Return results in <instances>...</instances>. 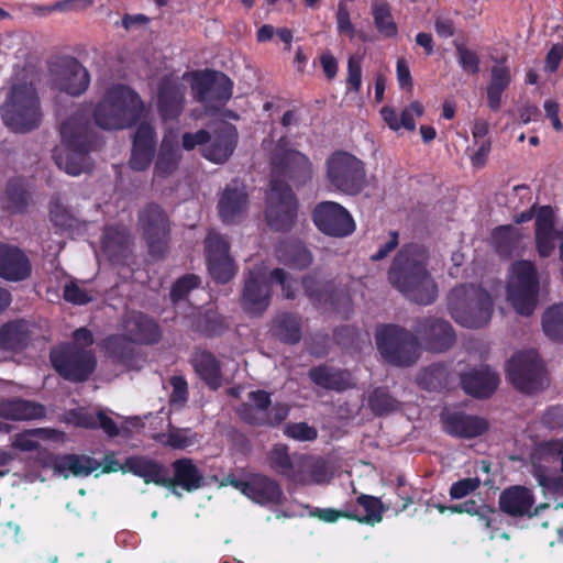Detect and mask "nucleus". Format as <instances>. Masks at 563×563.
<instances>
[{
	"label": "nucleus",
	"instance_id": "obj_1",
	"mask_svg": "<svg viewBox=\"0 0 563 563\" xmlns=\"http://www.w3.org/2000/svg\"><path fill=\"white\" fill-rule=\"evenodd\" d=\"M285 144L286 137H280L271 157V191L265 211L267 225L277 232L292 229L299 209V201L288 183L300 188L313 176V167L308 156L295 148L284 147Z\"/></svg>",
	"mask_w": 563,
	"mask_h": 563
},
{
	"label": "nucleus",
	"instance_id": "obj_2",
	"mask_svg": "<svg viewBox=\"0 0 563 563\" xmlns=\"http://www.w3.org/2000/svg\"><path fill=\"white\" fill-rule=\"evenodd\" d=\"M429 253L421 244L409 243L397 252L388 268L390 286L405 299L420 306H429L438 298V285L429 268Z\"/></svg>",
	"mask_w": 563,
	"mask_h": 563
},
{
	"label": "nucleus",
	"instance_id": "obj_3",
	"mask_svg": "<svg viewBox=\"0 0 563 563\" xmlns=\"http://www.w3.org/2000/svg\"><path fill=\"white\" fill-rule=\"evenodd\" d=\"M60 136L63 147H56L53 154L56 166L74 177L89 173V154L102 145L96 131L88 122L71 115L63 121Z\"/></svg>",
	"mask_w": 563,
	"mask_h": 563
},
{
	"label": "nucleus",
	"instance_id": "obj_4",
	"mask_svg": "<svg viewBox=\"0 0 563 563\" xmlns=\"http://www.w3.org/2000/svg\"><path fill=\"white\" fill-rule=\"evenodd\" d=\"M144 102L136 90L118 84L104 91L92 110V120L104 131H122L137 124Z\"/></svg>",
	"mask_w": 563,
	"mask_h": 563
},
{
	"label": "nucleus",
	"instance_id": "obj_5",
	"mask_svg": "<svg viewBox=\"0 0 563 563\" xmlns=\"http://www.w3.org/2000/svg\"><path fill=\"white\" fill-rule=\"evenodd\" d=\"M446 309L459 325L479 329L492 320L493 300L479 285H457L446 297Z\"/></svg>",
	"mask_w": 563,
	"mask_h": 563
},
{
	"label": "nucleus",
	"instance_id": "obj_6",
	"mask_svg": "<svg viewBox=\"0 0 563 563\" xmlns=\"http://www.w3.org/2000/svg\"><path fill=\"white\" fill-rule=\"evenodd\" d=\"M3 124L13 132H30L41 124L42 112L35 86L21 82L10 88L1 106Z\"/></svg>",
	"mask_w": 563,
	"mask_h": 563
},
{
	"label": "nucleus",
	"instance_id": "obj_7",
	"mask_svg": "<svg viewBox=\"0 0 563 563\" xmlns=\"http://www.w3.org/2000/svg\"><path fill=\"white\" fill-rule=\"evenodd\" d=\"M539 291L540 279L534 263L527 260L512 262L506 294L515 311L521 316H531L538 307Z\"/></svg>",
	"mask_w": 563,
	"mask_h": 563
},
{
	"label": "nucleus",
	"instance_id": "obj_8",
	"mask_svg": "<svg viewBox=\"0 0 563 563\" xmlns=\"http://www.w3.org/2000/svg\"><path fill=\"white\" fill-rule=\"evenodd\" d=\"M376 349L391 366L410 367L419 357L416 335L401 325H379L375 332Z\"/></svg>",
	"mask_w": 563,
	"mask_h": 563
},
{
	"label": "nucleus",
	"instance_id": "obj_9",
	"mask_svg": "<svg viewBox=\"0 0 563 563\" xmlns=\"http://www.w3.org/2000/svg\"><path fill=\"white\" fill-rule=\"evenodd\" d=\"M137 225L150 256L164 258L172 241V222L164 208L156 202L146 203L137 213Z\"/></svg>",
	"mask_w": 563,
	"mask_h": 563
},
{
	"label": "nucleus",
	"instance_id": "obj_10",
	"mask_svg": "<svg viewBox=\"0 0 563 563\" xmlns=\"http://www.w3.org/2000/svg\"><path fill=\"white\" fill-rule=\"evenodd\" d=\"M49 362L57 375L74 384L87 382L97 366L96 355L90 350L69 342L52 349Z\"/></svg>",
	"mask_w": 563,
	"mask_h": 563
},
{
	"label": "nucleus",
	"instance_id": "obj_11",
	"mask_svg": "<svg viewBox=\"0 0 563 563\" xmlns=\"http://www.w3.org/2000/svg\"><path fill=\"white\" fill-rule=\"evenodd\" d=\"M247 402L238 407L241 421L253 427L275 428L285 421L289 415L288 405L272 402V394L257 389L247 394Z\"/></svg>",
	"mask_w": 563,
	"mask_h": 563
},
{
	"label": "nucleus",
	"instance_id": "obj_12",
	"mask_svg": "<svg viewBox=\"0 0 563 563\" xmlns=\"http://www.w3.org/2000/svg\"><path fill=\"white\" fill-rule=\"evenodd\" d=\"M327 177L342 194L360 195L365 186L364 164L347 152H335L327 159Z\"/></svg>",
	"mask_w": 563,
	"mask_h": 563
},
{
	"label": "nucleus",
	"instance_id": "obj_13",
	"mask_svg": "<svg viewBox=\"0 0 563 563\" xmlns=\"http://www.w3.org/2000/svg\"><path fill=\"white\" fill-rule=\"evenodd\" d=\"M507 377L521 394L532 395L544 385V364L536 351H523L512 355L506 365Z\"/></svg>",
	"mask_w": 563,
	"mask_h": 563
},
{
	"label": "nucleus",
	"instance_id": "obj_14",
	"mask_svg": "<svg viewBox=\"0 0 563 563\" xmlns=\"http://www.w3.org/2000/svg\"><path fill=\"white\" fill-rule=\"evenodd\" d=\"M233 82L220 71L205 70L192 79V96L209 112L218 111L232 98Z\"/></svg>",
	"mask_w": 563,
	"mask_h": 563
},
{
	"label": "nucleus",
	"instance_id": "obj_15",
	"mask_svg": "<svg viewBox=\"0 0 563 563\" xmlns=\"http://www.w3.org/2000/svg\"><path fill=\"white\" fill-rule=\"evenodd\" d=\"M49 75L57 89L81 96L90 85V74L76 57L63 56L49 63Z\"/></svg>",
	"mask_w": 563,
	"mask_h": 563
},
{
	"label": "nucleus",
	"instance_id": "obj_16",
	"mask_svg": "<svg viewBox=\"0 0 563 563\" xmlns=\"http://www.w3.org/2000/svg\"><path fill=\"white\" fill-rule=\"evenodd\" d=\"M312 219L321 233L333 238H345L355 231L353 216L340 203L321 201L314 206Z\"/></svg>",
	"mask_w": 563,
	"mask_h": 563
},
{
	"label": "nucleus",
	"instance_id": "obj_17",
	"mask_svg": "<svg viewBox=\"0 0 563 563\" xmlns=\"http://www.w3.org/2000/svg\"><path fill=\"white\" fill-rule=\"evenodd\" d=\"M207 269L212 279L219 284L232 280L235 267L232 256L229 255V243L220 233L210 232L205 240Z\"/></svg>",
	"mask_w": 563,
	"mask_h": 563
},
{
	"label": "nucleus",
	"instance_id": "obj_18",
	"mask_svg": "<svg viewBox=\"0 0 563 563\" xmlns=\"http://www.w3.org/2000/svg\"><path fill=\"white\" fill-rule=\"evenodd\" d=\"M415 335L421 339L424 349L435 353L450 350L456 342V333L450 322L434 316L416 320Z\"/></svg>",
	"mask_w": 563,
	"mask_h": 563
},
{
	"label": "nucleus",
	"instance_id": "obj_19",
	"mask_svg": "<svg viewBox=\"0 0 563 563\" xmlns=\"http://www.w3.org/2000/svg\"><path fill=\"white\" fill-rule=\"evenodd\" d=\"M186 86L177 77L165 75L157 85V112L163 121L178 120L185 109Z\"/></svg>",
	"mask_w": 563,
	"mask_h": 563
},
{
	"label": "nucleus",
	"instance_id": "obj_20",
	"mask_svg": "<svg viewBox=\"0 0 563 563\" xmlns=\"http://www.w3.org/2000/svg\"><path fill=\"white\" fill-rule=\"evenodd\" d=\"M32 265L27 254L15 244L0 242V278L20 283L30 278Z\"/></svg>",
	"mask_w": 563,
	"mask_h": 563
},
{
	"label": "nucleus",
	"instance_id": "obj_21",
	"mask_svg": "<svg viewBox=\"0 0 563 563\" xmlns=\"http://www.w3.org/2000/svg\"><path fill=\"white\" fill-rule=\"evenodd\" d=\"M238 142L235 126L223 123L211 132L209 143L200 147V155L213 164H224L233 155Z\"/></svg>",
	"mask_w": 563,
	"mask_h": 563
},
{
	"label": "nucleus",
	"instance_id": "obj_22",
	"mask_svg": "<svg viewBox=\"0 0 563 563\" xmlns=\"http://www.w3.org/2000/svg\"><path fill=\"white\" fill-rule=\"evenodd\" d=\"M441 421L444 432L456 439H475L489 429V422L483 417L466 415L464 411L443 412Z\"/></svg>",
	"mask_w": 563,
	"mask_h": 563
},
{
	"label": "nucleus",
	"instance_id": "obj_23",
	"mask_svg": "<svg viewBox=\"0 0 563 563\" xmlns=\"http://www.w3.org/2000/svg\"><path fill=\"white\" fill-rule=\"evenodd\" d=\"M156 131L146 122L137 125L134 137H132L131 156L129 166L137 173L145 172L152 164L156 154Z\"/></svg>",
	"mask_w": 563,
	"mask_h": 563
},
{
	"label": "nucleus",
	"instance_id": "obj_24",
	"mask_svg": "<svg viewBox=\"0 0 563 563\" xmlns=\"http://www.w3.org/2000/svg\"><path fill=\"white\" fill-rule=\"evenodd\" d=\"M272 300V286L269 282L251 272L245 278L244 289H242L241 307L245 312L252 316H262Z\"/></svg>",
	"mask_w": 563,
	"mask_h": 563
},
{
	"label": "nucleus",
	"instance_id": "obj_25",
	"mask_svg": "<svg viewBox=\"0 0 563 563\" xmlns=\"http://www.w3.org/2000/svg\"><path fill=\"white\" fill-rule=\"evenodd\" d=\"M249 197L245 187L239 180L227 184L218 202L221 222L239 223L247 211Z\"/></svg>",
	"mask_w": 563,
	"mask_h": 563
},
{
	"label": "nucleus",
	"instance_id": "obj_26",
	"mask_svg": "<svg viewBox=\"0 0 563 563\" xmlns=\"http://www.w3.org/2000/svg\"><path fill=\"white\" fill-rule=\"evenodd\" d=\"M124 338L129 342L152 345L159 342L162 332L156 320L144 312H132L123 321Z\"/></svg>",
	"mask_w": 563,
	"mask_h": 563
},
{
	"label": "nucleus",
	"instance_id": "obj_27",
	"mask_svg": "<svg viewBox=\"0 0 563 563\" xmlns=\"http://www.w3.org/2000/svg\"><path fill=\"white\" fill-rule=\"evenodd\" d=\"M172 468L173 476L170 477L168 476V472L166 473L164 487L173 490L174 494H177V490H175L176 487H180L189 493L197 492L203 487V473L199 471L190 457H180L172 462Z\"/></svg>",
	"mask_w": 563,
	"mask_h": 563
},
{
	"label": "nucleus",
	"instance_id": "obj_28",
	"mask_svg": "<svg viewBox=\"0 0 563 563\" xmlns=\"http://www.w3.org/2000/svg\"><path fill=\"white\" fill-rule=\"evenodd\" d=\"M561 233L554 228V212L551 206L543 205L538 208L537 223H534V246L540 257H551L555 250V241Z\"/></svg>",
	"mask_w": 563,
	"mask_h": 563
},
{
	"label": "nucleus",
	"instance_id": "obj_29",
	"mask_svg": "<svg viewBox=\"0 0 563 563\" xmlns=\"http://www.w3.org/2000/svg\"><path fill=\"white\" fill-rule=\"evenodd\" d=\"M465 394L477 399L489 398L498 388L499 376L487 366L465 373L460 378Z\"/></svg>",
	"mask_w": 563,
	"mask_h": 563
},
{
	"label": "nucleus",
	"instance_id": "obj_30",
	"mask_svg": "<svg viewBox=\"0 0 563 563\" xmlns=\"http://www.w3.org/2000/svg\"><path fill=\"white\" fill-rule=\"evenodd\" d=\"M102 252L112 263H124L129 257L131 246L130 230L125 225L104 228L102 235Z\"/></svg>",
	"mask_w": 563,
	"mask_h": 563
},
{
	"label": "nucleus",
	"instance_id": "obj_31",
	"mask_svg": "<svg viewBox=\"0 0 563 563\" xmlns=\"http://www.w3.org/2000/svg\"><path fill=\"white\" fill-rule=\"evenodd\" d=\"M124 472L143 479L145 484L163 486L166 483L167 468L164 464L144 455L128 456L124 460Z\"/></svg>",
	"mask_w": 563,
	"mask_h": 563
},
{
	"label": "nucleus",
	"instance_id": "obj_32",
	"mask_svg": "<svg viewBox=\"0 0 563 563\" xmlns=\"http://www.w3.org/2000/svg\"><path fill=\"white\" fill-rule=\"evenodd\" d=\"M245 497L261 506H280L284 500L278 482L264 474H253L251 476V488H249Z\"/></svg>",
	"mask_w": 563,
	"mask_h": 563
},
{
	"label": "nucleus",
	"instance_id": "obj_33",
	"mask_svg": "<svg viewBox=\"0 0 563 563\" xmlns=\"http://www.w3.org/2000/svg\"><path fill=\"white\" fill-rule=\"evenodd\" d=\"M533 503L532 490L521 485L506 488L500 493L498 500L499 509L511 517L528 515L532 509Z\"/></svg>",
	"mask_w": 563,
	"mask_h": 563
},
{
	"label": "nucleus",
	"instance_id": "obj_34",
	"mask_svg": "<svg viewBox=\"0 0 563 563\" xmlns=\"http://www.w3.org/2000/svg\"><path fill=\"white\" fill-rule=\"evenodd\" d=\"M506 62L507 57L494 58L496 65L490 68V80L486 86V99H488V107L493 111L500 109L501 96L511 85V70Z\"/></svg>",
	"mask_w": 563,
	"mask_h": 563
},
{
	"label": "nucleus",
	"instance_id": "obj_35",
	"mask_svg": "<svg viewBox=\"0 0 563 563\" xmlns=\"http://www.w3.org/2000/svg\"><path fill=\"white\" fill-rule=\"evenodd\" d=\"M45 417L43 404L29 399H0V418L12 421L37 420Z\"/></svg>",
	"mask_w": 563,
	"mask_h": 563
},
{
	"label": "nucleus",
	"instance_id": "obj_36",
	"mask_svg": "<svg viewBox=\"0 0 563 563\" xmlns=\"http://www.w3.org/2000/svg\"><path fill=\"white\" fill-rule=\"evenodd\" d=\"M194 372L207 385L208 388L217 390L222 384V374L220 362L207 350L194 352L190 358Z\"/></svg>",
	"mask_w": 563,
	"mask_h": 563
},
{
	"label": "nucleus",
	"instance_id": "obj_37",
	"mask_svg": "<svg viewBox=\"0 0 563 563\" xmlns=\"http://www.w3.org/2000/svg\"><path fill=\"white\" fill-rule=\"evenodd\" d=\"M271 332L274 339L288 345L300 343L302 338L301 316L292 312H282L274 317Z\"/></svg>",
	"mask_w": 563,
	"mask_h": 563
},
{
	"label": "nucleus",
	"instance_id": "obj_38",
	"mask_svg": "<svg viewBox=\"0 0 563 563\" xmlns=\"http://www.w3.org/2000/svg\"><path fill=\"white\" fill-rule=\"evenodd\" d=\"M303 294L316 307H334L335 288L333 282L323 280L313 274H307L301 279Z\"/></svg>",
	"mask_w": 563,
	"mask_h": 563
},
{
	"label": "nucleus",
	"instance_id": "obj_39",
	"mask_svg": "<svg viewBox=\"0 0 563 563\" xmlns=\"http://www.w3.org/2000/svg\"><path fill=\"white\" fill-rule=\"evenodd\" d=\"M417 118H421L423 115V106L419 101H413L409 103L408 108H404L400 119H398V114L394 107L384 106L380 109V117L385 124L389 128L390 131L397 132L401 128L407 131L416 130V120Z\"/></svg>",
	"mask_w": 563,
	"mask_h": 563
},
{
	"label": "nucleus",
	"instance_id": "obj_40",
	"mask_svg": "<svg viewBox=\"0 0 563 563\" xmlns=\"http://www.w3.org/2000/svg\"><path fill=\"white\" fill-rule=\"evenodd\" d=\"M308 377L314 385L335 391H343L350 387L347 371L335 369L328 365H317L309 369Z\"/></svg>",
	"mask_w": 563,
	"mask_h": 563
},
{
	"label": "nucleus",
	"instance_id": "obj_41",
	"mask_svg": "<svg viewBox=\"0 0 563 563\" xmlns=\"http://www.w3.org/2000/svg\"><path fill=\"white\" fill-rule=\"evenodd\" d=\"M99 467L100 463L93 457L74 453L56 456L53 465L54 471L63 474L66 478L68 477L67 473H71L76 477L87 476Z\"/></svg>",
	"mask_w": 563,
	"mask_h": 563
},
{
	"label": "nucleus",
	"instance_id": "obj_42",
	"mask_svg": "<svg viewBox=\"0 0 563 563\" xmlns=\"http://www.w3.org/2000/svg\"><path fill=\"white\" fill-rule=\"evenodd\" d=\"M350 515H354L360 523L375 526L383 520L385 507L380 498L369 495H360L356 497V506L347 507Z\"/></svg>",
	"mask_w": 563,
	"mask_h": 563
},
{
	"label": "nucleus",
	"instance_id": "obj_43",
	"mask_svg": "<svg viewBox=\"0 0 563 563\" xmlns=\"http://www.w3.org/2000/svg\"><path fill=\"white\" fill-rule=\"evenodd\" d=\"M279 262L291 269H307L313 262L310 251L299 241H286L277 249Z\"/></svg>",
	"mask_w": 563,
	"mask_h": 563
},
{
	"label": "nucleus",
	"instance_id": "obj_44",
	"mask_svg": "<svg viewBox=\"0 0 563 563\" xmlns=\"http://www.w3.org/2000/svg\"><path fill=\"white\" fill-rule=\"evenodd\" d=\"M450 366L444 363H432L418 373L416 382L428 391H439L450 386Z\"/></svg>",
	"mask_w": 563,
	"mask_h": 563
},
{
	"label": "nucleus",
	"instance_id": "obj_45",
	"mask_svg": "<svg viewBox=\"0 0 563 563\" xmlns=\"http://www.w3.org/2000/svg\"><path fill=\"white\" fill-rule=\"evenodd\" d=\"M180 159L181 154L177 143L164 139L158 150L153 173H155L156 177L165 178L177 170Z\"/></svg>",
	"mask_w": 563,
	"mask_h": 563
},
{
	"label": "nucleus",
	"instance_id": "obj_46",
	"mask_svg": "<svg viewBox=\"0 0 563 563\" xmlns=\"http://www.w3.org/2000/svg\"><path fill=\"white\" fill-rule=\"evenodd\" d=\"M371 15L378 34L385 38H395L398 34L397 23L391 15V8L387 0H372Z\"/></svg>",
	"mask_w": 563,
	"mask_h": 563
},
{
	"label": "nucleus",
	"instance_id": "obj_47",
	"mask_svg": "<svg viewBox=\"0 0 563 563\" xmlns=\"http://www.w3.org/2000/svg\"><path fill=\"white\" fill-rule=\"evenodd\" d=\"M29 344L27 328L21 321H10L0 327V347L21 351Z\"/></svg>",
	"mask_w": 563,
	"mask_h": 563
},
{
	"label": "nucleus",
	"instance_id": "obj_48",
	"mask_svg": "<svg viewBox=\"0 0 563 563\" xmlns=\"http://www.w3.org/2000/svg\"><path fill=\"white\" fill-rule=\"evenodd\" d=\"M228 328L225 317L213 310H207L199 314L192 322L194 331L205 338H219L224 334Z\"/></svg>",
	"mask_w": 563,
	"mask_h": 563
},
{
	"label": "nucleus",
	"instance_id": "obj_49",
	"mask_svg": "<svg viewBox=\"0 0 563 563\" xmlns=\"http://www.w3.org/2000/svg\"><path fill=\"white\" fill-rule=\"evenodd\" d=\"M520 233L511 224L499 225L492 231V243L497 254L503 257H511L514 251L518 247Z\"/></svg>",
	"mask_w": 563,
	"mask_h": 563
},
{
	"label": "nucleus",
	"instance_id": "obj_50",
	"mask_svg": "<svg viewBox=\"0 0 563 563\" xmlns=\"http://www.w3.org/2000/svg\"><path fill=\"white\" fill-rule=\"evenodd\" d=\"M268 463L275 473L286 477L287 481L300 483L299 475L294 470V462L289 455L287 444H274L271 453H268Z\"/></svg>",
	"mask_w": 563,
	"mask_h": 563
},
{
	"label": "nucleus",
	"instance_id": "obj_51",
	"mask_svg": "<svg viewBox=\"0 0 563 563\" xmlns=\"http://www.w3.org/2000/svg\"><path fill=\"white\" fill-rule=\"evenodd\" d=\"M29 203V194L21 179L13 178L7 183L2 206L10 212H23Z\"/></svg>",
	"mask_w": 563,
	"mask_h": 563
},
{
	"label": "nucleus",
	"instance_id": "obj_52",
	"mask_svg": "<svg viewBox=\"0 0 563 563\" xmlns=\"http://www.w3.org/2000/svg\"><path fill=\"white\" fill-rule=\"evenodd\" d=\"M368 408L376 417L387 416L396 412L399 408V401L393 397L388 387H375L368 394Z\"/></svg>",
	"mask_w": 563,
	"mask_h": 563
},
{
	"label": "nucleus",
	"instance_id": "obj_53",
	"mask_svg": "<svg viewBox=\"0 0 563 563\" xmlns=\"http://www.w3.org/2000/svg\"><path fill=\"white\" fill-rule=\"evenodd\" d=\"M541 325L548 338L563 342V302L547 308Z\"/></svg>",
	"mask_w": 563,
	"mask_h": 563
},
{
	"label": "nucleus",
	"instance_id": "obj_54",
	"mask_svg": "<svg viewBox=\"0 0 563 563\" xmlns=\"http://www.w3.org/2000/svg\"><path fill=\"white\" fill-rule=\"evenodd\" d=\"M49 220L55 227L62 230H68L75 227L76 218L71 214L67 206L62 202L58 194L51 197Z\"/></svg>",
	"mask_w": 563,
	"mask_h": 563
},
{
	"label": "nucleus",
	"instance_id": "obj_55",
	"mask_svg": "<svg viewBox=\"0 0 563 563\" xmlns=\"http://www.w3.org/2000/svg\"><path fill=\"white\" fill-rule=\"evenodd\" d=\"M131 343L132 342H129L124 336H111L108 339L106 347H108L112 358H117V361L123 365H129L133 360V347Z\"/></svg>",
	"mask_w": 563,
	"mask_h": 563
},
{
	"label": "nucleus",
	"instance_id": "obj_56",
	"mask_svg": "<svg viewBox=\"0 0 563 563\" xmlns=\"http://www.w3.org/2000/svg\"><path fill=\"white\" fill-rule=\"evenodd\" d=\"M453 46H455L456 49V57L460 68H462L465 74L478 75L481 60L477 52L472 51L464 44L457 42H455Z\"/></svg>",
	"mask_w": 563,
	"mask_h": 563
},
{
	"label": "nucleus",
	"instance_id": "obj_57",
	"mask_svg": "<svg viewBox=\"0 0 563 563\" xmlns=\"http://www.w3.org/2000/svg\"><path fill=\"white\" fill-rule=\"evenodd\" d=\"M46 428H35L24 430L21 433H15L12 446L21 452H35L38 449L36 437L48 433Z\"/></svg>",
	"mask_w": 563,
	"mask_h": 563
},
{
	"label": "nucleus",
	"instance_id": "obj_58",
	"mask_svg": "<svg viewBox=\"0 0 563 563\" xmlns=\"http://www.w3.org/2000/svg\"><path fill=\"white\" fill-rule=\"evenodd\" d=\"M82 426L88 429H101L110 438H115L119 434L117 422L103 411H98L96 417H85Z\"/></svg>",
	"mask_w": 563,
	"mask_h": 563
},
{
	"label": "nucleus",
	"instance_id": "obj_59",
	"mask_svg": "<svg viewBox=\"0 0 563 563\" xmlns=\"http://www.w3.org/2000/svg\"><path fill=\"white\" fill-rule=\"evenodd\" d=\"M200 284V279L195 274H185L179 277L176 282L173 283L170 288V298L172 301L178 302L186 298V296L192 290L197 288Z\"/></svg>",
	"mask_w": 563,
	"mask_h": 563
},
{
	"label": "nucleus",
	"instance_id": "obj_60",
	"mask_svg": "<svg viewBox=\"0 0 563 563\" xmlns=\"http://www.w3.org/2000/svg\"><path fill=\"white\" fill-rule=\"evenodd\" d=\"M286 437L295 441H313L317 439V430L307 422H288L285 427Z\"/></svg>",
	"mask_w": 563,
	"mask_h": 563
},
{
	"label": "nucleus",
	"instance_id": "obj_61",
	"mask_svg": "<svg viewBox=\"0 0 563 563\" xmlns=\"http://www.w3.org/2000/svg\"><path fill=\"white\" fill-rule=\"evenodd\" d=\"M346 86L349 91L355 93L362 88V58L351 56L347 59V78Z\"/></svg>",
	"mask_w": 563,
	"mask_h": 563
},
{
	"label": "nucleus",
	"instance_id": "obj_62",
	"mask_svg": "<svg viewBox=\"0 0 563 563\" xmlns=\"http://www.w3.org/2000/svg\"><path fill=\"white\" fill-rule=\"evenodd\" d=\"M63 298L64 300L76 306H82L92 300V297L89 295V292L86 289L79 287L75 280H70L64 285Z\"/></svg>",
	"mask_w": 563,
	"mask_h": 563
},
{
	"label": "nucleus",
	"instance_id": "obj_63",
	"mask_svg": "<svg viewBox=\"0 0 563 563\" xmlns=\"http://www.w3.org/2000/svg\"><path fill=\"white\" fill-rule=\"evenodd\" d=\"M479 486V479L477 477H468L464 479H459L453 483L450 487V497L452 499L464 498L471 493L477 490Z\"/></svg>",
	"mask_w": 563,
	"mask_h": 563
},
{
	"label": "nucleus",
	"instance_id": "obj_64",
	"mask_svg": "<svg viewBox=\"0 0 563 563\" xmlns=\"http://www.w3.org/2000/svg\"><path fill=\"white\" fill-rule=\"evenodd\" d=\"M172 385V394H170V404L173 406H184L187 401L188 397V386L185 377L183 376H173L169 380Z\"/></svg>",
	"mask_w": 563,
	"mask_h": 563
}]
</instances>
